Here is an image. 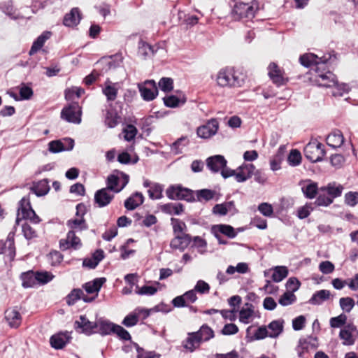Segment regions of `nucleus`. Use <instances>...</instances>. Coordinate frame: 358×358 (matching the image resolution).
<instances>
[{
    "label": "nucleus",
    "instance_id": "obj_1",
    "mask_svg": "<svg viewBox=\"0 0 358 358\" xmlns=\"http://www.w3.org/2000/svg\"><path fill=\"white\" fill-rule=\"evenodd\" d=\"M217 83L220 87H239L244 80L241 74L232 68L222 69L217 75Z\"/></svg>",
    "mask_w": 358,
    "mask_h": 358
},
{
    "label": "nucleus",
    "instance_id": "obj_2",
    "mask_svg": "<svg viewBox=\"0 0 358 358\" xmlns=\"http://www.w3.org/2000/svg\"><path fill=\"white\" fill-rule=\"evenodd\" d=\"M167 197L171 200H185L188 202L196 201L195 192L181 185H172L166 190Z\"/></svg>",
    "mask_w": 358,
    "mask_h": 358
},
{
    "label": "nucleus",
    "instance_id": "obj_3",
    "mask_svg": "<svg viewBox=\"0 0 358 358\" xmlns=\"http://www.w3.org/2000/svg\"><path fill=\"white\" fill-rule=\"evenodd\" d=\"M22 219L29 220L34 224H38L41 222L40 217L31 208L29 199L25 196L19 202L16 223L19 224V222Z\"/></svg>",
    "mask_w": 358,
    "mask_h": 358
},
{
    "label": "nucleus",
    "instance_id": "obj_4",
    "mask_svg": "<svg viewBox=\"0 0 358 358\" xmlns=\"http://www.w3.org/2000/svg\"><path fill=\"white\" fill-rule=\"evenodd\" d=\"M257 10L258 5L256 1H252L250 3L239 2L234 5L231 15L235 20L243 18H252Z\"/></svg>",
    "mask_w": 358,
    "mask_h": 358
},
{
    "label": "nucleus",
    "instance_id": "obj_5",
    "mask_svg": "<svg viewBox=\"0 0 358 358\" xmlns=\"http://www.w3.org/2000/svg\"><path fill=\"white\" fill-rule=\"evenodd\" d=\"M303 152L306 158L313 163L322 161L326 155L324 145L317 141L308 143L303 149Z\"/></svg>",
    "mask_w": 358,
    "mask_h": 358
},
{
    "label": "nucleus",
    "instance_id": "obj_6",
    "mask_svg": "<svg viewBox=\"0 0 358 358\" xmlns=\"http://www.w3.org/2000/svg\"><path fill=\"white\" fill-rule=\"evenodd\" d=\"M331 58V54L328 56L324 55L319 57L317 55L313 53H306L299 57V62L301 65L306 67H310L312 65H315V71L317 72L321 66H324L325 64Z\"/></svg>",
    "mask_w": 358,
    "mask_h": 358
},
{
    "label": "nucleus",
    "instance_id": "obj_7",
    "mask_svg": "<svg viewBox=\"0 0 358 358\" xmlns=\"http://www.w3.org/2000/svg\"><path fill=\"white\" fill-rule=\"evenodd\" d=\"M82 110L78 103L73 102L64 107L61 112V117L68 122L80 124L81 122Z\"/></svg>",
    "mask_w": 358,
    "mask_h": 358
},
{
    "label": "nucleus",
    "instance_id": "obj_8",
    "mask_svg": "<svg viewBox=\"0 0 358 358\" xmlns=\"http://www.w3.org/2000/svg\"><path fill=\"white\" fill-rule=\"evenodd\" d=\"M268 75L273 83L278 87L285 85L289 81V78L285 76L284 71L274 62L268 65Z\"/></svg>",
    "mask_w": 358,
    "mask_h": 358
},
{
    "label": "nucleus",
    "instance_id": "obj_9",
    "mask_svg": "<svg viewBox=\"0 0 358 358\" xmlns=\"http://www.w3.org/2000/svg\"><path fill=\"white\" fill-rule=\"evenodd\" d=\"M138 88L142 98L147 101L155 99L158 94V88L153 80H146L143 84L139 85Z\"/></svg>",
    "mask_w": 358,
    "mask_h": 358
},
{
    "label": "nucleus",
    "instance_id": "obj_10",
    "mask_svg": "<svg viewBox=\"0 0 358 358\" xmlns=\"http://www.w3.org/2000/svg\"><path fill=\"white\" fill-rule=\"evenodd\" d=\"M74 328L77 331L89 336L96 332V321L90 322L85 315H80L79 320L75 321Z\"/></svg>",
    "mask_w": 358,
    "mask_h": 358
},
{
    "label": "nucleus",
    "instance_id": "obj_11",
    "mask_svg": "<svg viewBox=\"0 0 358 358\" xmlns=\"http://www.w3.org/2000/svg\"><path fill=\"white\" fill-rule=\"evenodd\" d=\"M48 146L49 151L52 153H57L65 150L69 151L74 147V141L71 138L52 141L49 143Z\"/></svg>",
    "mask_w": 358,
    "mask_h": 358
},
{
    "label": "nucleus",
    "instance_id": "obj_12",
    "mask_svg": "<svg viewBox=\"0 0 358 358\" xmlns=\"http://www.w3.org/2000/svg\"><path fill=\"white\" fill-rule=\"evenodd\" d=\"M218 128V121L217 119L212 118L206 124L198 127L196 134L202 138H208L217 133Z\"/></svg>",
    "mask_w": 358,
    "mask_h": 358
},
{
    "label": "nucleus",
    "instance_id": "obj_13",
    "mask_svg": "<svg viewBox=\"0 0 358 358\" xmlns=\"http://www.w3.org/2000/svg\"><path fill=\"white\" fill-rule=\"evenodd\" d=\"M325 70L324 66H321L317 72V83L318 85L324 87H331L337 83L336 76L329 71L326 72H323Z\"/></svg>",
    "mask_w": 358,
    "mask_h": 358
},
{
    "label": "nucleus",
    "instance_id": "obj_14",
    "mask_svg": "<svg viewBox=\"0 0 358 358\" xmlns=\"http://www.w3.org/2000/svg\"><path fill=\"white\" fill-rule=\"evenodd\" d=\"M80 246V239L76 236L73 230H71L68 232L66 238L59 241V248L62 250H66L70 248L77 250Z\"/></svg>",
    "mask_w": 358,
    "mask_h": 358
},
{
    "label": "nucleus",
    "instance_id": "obj_15",
    "mask_svg": "<svg viewBox=\"0 0 358 358\" xmlns=\"http://www.w3.org/2000/svg\"><path fill=\"white\" fill-rule=\"evenodd\" d=\"M71 336L68 331L59 332L52 335L50 338L52 348L56 350L62 349L70 342Z\"/></svg>",
    "mask_w": 358,
    "mask_h": 358
},
{
    "label": "nucleus",
    "instance_id": "obj_16",
    "mask_svg": "<svg viewBox=\"0 0 358 358\" xmlns=\"http://www.w3.org/2000/svg\"><path fill=\"white\" fill-rule=\"evenodd\" d=\"M227 161L222 155H214L206 159V166L213 173H218L226 166Z\"/></svg>",
    "mask_w": 358,
    "mask_h": 358
},
{
    "label": "nucleus",
    "instance_id": "obj_17",
    "mask_svg": "<svg viewBox=\"0 0 358 358\" xmlns=\"http://www.w3.org/2000/svg\"><path fill=\"white\" fill-rule=\"evenodd\" d=\"M255 170V166L252 164H243L236 169V180L238 182H243L250 178Z\"/></svg>",
    "mask_w": 358,
    "mask_h": 358
},
{
    "label": "nucleus",
    "instance_id": "obj_18",
    "mask_svg": "<svg viewBox=\"0 0 358 358\" xmlns=\"http://www.w3.org/2000/svg\"><path fill=\"white\" fill-rule=\"evenodd\" d=\"M106 188L97 190L94 194V202L99 208L108 206L113 200L114 195L108 192Z\"/></svg>",
    "mask_w": 358,
    "mask_h": 358
},
{
    "label": "nucleus",
    "instance_id": "obj_19",
    "mask_svg": "<svg viewBox=\"0 0 358 358\" xmlns=\"http://www.w3.org/2000/svg\"><path fill=\"white\" fill-rule=\"evenodd\" d=\"M104 115V123L109 128L115 127L120 121V116L117 111L113 108L110 104L109 108L105 110Z\"/></svg>",
    "mask_w": 358,
    "mask_h": 358
},
{
    "label": "nucleus",
    "instance_id": "obj_20",
    "mask_svg": "<svg viewBox=\"0 0 358 358\" xmlns=\"http://www.w3.org/2000/svg\"><path fill=\"white\" fill-rule=\"evenodd\" d=\"M191 241V236L189 234L182 233L181 235H178L171 240L170 246L173 249H178L183 251L189 245Z\"/></svg>",
    "mask_w": 358,
    "mask_h": 358
},
{
    "label": "nucleus",
    "instance_id": "obj_21",
    "mask_svg": "<svg viewBox=\"0 0 358 358\" xmlns=\"http://www.w3.org/2000/svg\"><path fill=\"white\" fill-rule=\"evenodd\" d=\"M81 20V13L78 8H73L69 13L64 17L63 24L66 27H73L77 26Z\"/></svg>",
    "mask_w": 358,
    "mask_h": 358
},
{
    "label": "nucleus",
    "instance_id": "obj_22",
    "mask_svg": "<svg viewBox=\"0 0 358 358\" xmlns=\"http://www.w3.org/2000/svg\"><path fill=\"white\" fill-rule=\"evenodd\" d=\"M211 233L223 234L229 238H234L237 236V231L232 226L224 224L213 225L211 227Z\"/></svg>",
    "mask_w": 358,
    "mask_h": 358
},
{
    "label": "nucleus",
    "instance_id": "obj_23",
    "mask_svg": "<svg viewBox=\"0 0 358 358\" xmlns=\"http://www.w3.org/2000/svg\"><path fill=\"white\" fill-rule=\"evenodd\" d=\"M116 324L111 322L108 320L100 318L96 320V332L102 336L113 334Z\"/></svg>",
    "mask_w": 358,
    "mask_h": 358
},
{
    "label": "nucleus",
    "instance_id": "obj_24",
    "mask_svg": "<svg viewBox=\"0 0 358 358\" xmlns=\"http://www.w3.org/2000/svg\"><path fill=\"white\" fill-rule=\"evenodd\" d=\"M144 201L142 193L136 192L124 201V207L129 210H133L141 205Z\"/></svg>",
    "mask_w": 358,
    "mask_h": 358
},
{
    "label": "nucleus",
    "instance_id": "obj_25",
    "mask_svg": "<svg viewBox=\"0 0 358 358\" xmlns=\"http://www.w3.org/2000/svg\"><path fill=\"white\" fill-rule=\"evenodd\" d=\"M326 141L329 146L337 148L341 147L344 143V137L341 131L336 130L327 136Z\"/></svg>",
    "mask_w": 358,
    "mask_h": 358
},
{
    "label": "nucleus",
    "instance_id": "obj_26",
    "mask_svg": "<svg viewBox=\"0 0 358 358\" xmlns=\"http://www.w3.org/2000/svg\"><path fill=\"white\" fill-rule=\"evenodd\" d=\"M5 318L10 327L17 328L21 324L22 317L16 309H8L5 312Z\"/></svg>",
    "mask_w": 358,
    "mask_h": 358
},
{
    "label": "nucleus",
    "instance_id": "obj_27",
    "mask_svg": "<svg viewBox=\"0 0 358 358\" xmlns=\"http://www.w3.org/2000/svg\"><path fill=\"white\" fill-rule=\"evenodd\" d=\"M6 250L8 252V255L13 259L15 255V248L13 235L11 233L8 234L5 243L0 241V254Z\"/></svg>",
    "mask_w": 358,
    "mask_h": 358
},
{
    "label": "nucleus",
    "instance_id": "obj_28",
    "mask_svg": "<svg viewBox=\"0 0 358 358\" xmlns=\"http://www.w3.org/2000/svg\"><path fill=\"white\" fill-rule=\"evenodd\" d=\"M331 296V292L327 289H321L315 292L312 297L308 300V303L312 305H321L323 302L328 300Z\"/></svg>",
    "mask_w": 358,
    "mask_h": 358
},
{
    "label": "nucleus",
    "instance_id": "obj_29",
    "mask_svg": "<svg viewBox=\"0 0 358 358\" xmlns=\"http://www.w3.org/2000/svg\"><path fill=\"white\" fill-rule=\"evenodd\" d=\"M161 210L169 215H180L184 211V206L180 203H169L161 206Z\"/></svg>",
    "mask_w": 358,
    "mask_h": 358
},
{
    "label": "nucleus",
    "instance_id": "obj_30",
    "mask_svg": "<svg viewBox=\"0 0 358 358\" xmlns=\"http://www.w3.org/2000/svg\"><path fill=\"white\" fill-rule=\"evenodd\" d=\"M270 330L269 337L275 338L278 337L283 331L284 329V320H273L268 324L267 329Z\"/></svg>",
    "mask_w": 358,
    "mask_h": 358
},
{
    "label": "nucleus",
    "instance_id": "obj_31",
    "mask_svg": "<svg viewBox=\"0 0 358 358\" xmlns=\"http://www.w3.org/2000/svg\"><path fill=\"white\" fill-rule=\"evenodd\" d=\"M195 332L189 333L188 337L183 342L182 346L189 352H193L199 347L201 341Z\"/></svg>",
    "mask_w": 358,
    "mask_h": 358
},
{
    "label": "nucleus",
    "instance_id": "obj_32",
    "mask_svg": "<svg viewBox=\"0 0 358 358\" xmlns=\"http://www.w3.org/2000/svg\"><path fill=\"white\" fill-rule=\"evenodd\" d=\"M20 278L22 281V285L24 288L33 287L38 284L36 272L33 271L22 273Z\"/></svg>",
    "mask_w": 358,
    "mask_h": 358
},
{
    "label": "nucleus",
    "instance_id": "obj_33",
    "mask_svg": "<svg viewBox=\"0 0 358 358\" xmlns=\"http://www.w3.org/2000/svg\"><path fill=\"white\" fill-rule=\"evenodd\" d=\"M51 36L50 31H44L40 35L33 43L29 50V55H33L37 52L44 45L45 42L50 38Z\"/></svg>",
    "mask_w": 358,
    "mask_h": 358
},
{
    "label": "nucleus",
    "instance_id": "obj_34",
    "mask_svg": "<svg viewBox=\"0 0 358 358\" xmlns=\"http://www.w3.org/2000/svg\"><path fill=\"white\" fill-rule=\"evenodd\" d=\"M31 190L38 196L47 194L50 190L49 182L47 179L39 180L31 187Z\"/></svg>",
    "mask_w": 358,
    "mask_h": 358
},
{
    "label": "nucleus",
    "instance_id": "obj_35",
    "mask_svg": "<svg viewBox=\"0 0 358 358\" xmlns=\"http://www.w3.org/2000/svg\"><path fill=\"white\" fill-rule=\"evenodd\" d=\"M106 281V279L105 278H95L94 280L85 283L83 285V288L88 294H97Z\"/></svg>",
    "mask_w": 358,
    "mask_h": 358
},
{
    "label": "nucleus",
    "instance_id": "obj_36",
    "mask_svg": "<svg viewBox=\"0 0 358 358\" xmlns=\"http://www.w3.org/2000/svg\"><path fill=\"white\" fill-rule=\"evenodd\" d=\"M343 187L342 185H338L337 186L335 184H329L327 186H324L320 188V192H325L332 201L339 196L341 195Z\"/></svg>",
    "mask_w": 358,
    "mask_h": 358
},
{
    "label": "nucleus",
    "instance_id": "obj_37",
    "mask_svg": "<svg viewBox=\"0 0 358 358\" xmlns=\"http://www.w3.org/2000/svg\"><path fill=\"white\" fill-rule=\"evenodd\" d=\"M245 306L246 307L243 308L239 312V320L244 324H248L254 314V306L249 303H246Z\"/></svg>",
    "mask_w": 358,
    "mask_h": 358
},
{
    "label": "nucleus",
    "instance_id": "obj_38",
    "mask_svg": "<svg viewBox=\"0 0 358 358\" xmlns=\"http://www.w3.org/2000/svg\"><path fill=\"white\" fill-rule=\"evenodd\" d=\"M304 196L308 199H313L316 196L320 189L318 188L317 183L315 182L308 181V183L301 188Z\"/></svg>",
    "mask_w": 358,
    "mask_h": 358
},
{
    "label": "nucleus",
    "instance_id": "obj_39",
    "mask_svg": "<svg viewBox=\"0 0 358 358\" xmlns=\"http://www.w3.org/2000/svg\"><path fill=\"white\" fill-rule=\"evenodd\" d=\"M163 100L164 105L169 108H176L183 105L186 102L185 96L182 98H178L175 95H170L165 96Z\"/></svg>",
    "mask_w": 358,
    "mask_h": 358
},
{
    "label": "nucleus",
    "instance_id": "obj_40",
    "mask_svg": "<svg viewBox=\"0 0 358 358\" xmlns=\"http://www.w3.org/2000/svg\"><path fill=\"white\" fill-rule=\"evenodd\" d=\"M195 333L197 334L196 335L201 342L208 341L214 336V332L212 329L206 324L201 326L200 329Z\"/></svg>",
    "mask_w": 358,
    "mask_h": 358
},
{
    "label": "nucleus",
    "instance_id": "obj_41",
    "mask_svg": "<svg viewBox=\"0 0 358 358\" xmlns=\"http://www.w3.org/2000/svg\"><path fill=\"white\" fill-rule=\"evenodd\" d=\"M288 275V269L286 266H275L272 274V280L275 282H281Z\"/></svg>",
    "mask_w": 358,
    "mask_h": 358
},
{
    "label": "nucleus",
    "instance_id": "obj_42",
    "mask_svg": "<svg viewBox=\"0 0 358 358\" xmlns=\"http://www.w3.org/2000/svg\"><path fill=\"white\" fill-rule=\"evenodd\" d=\"M163 192V186L158 184V183H154L150 187V188L148 190V193L149 194V197L151 199H161Z\"/></svg>",
    "mask_w": 358,
    "mask_h": 358
},
{
    "label": "nucleus",
    "instance_id": "obj_43",
    "mask_svg": "<svg viewBox=\"0 0 358 358\" xmlns=\"http://www.w3.org/2000/svg\"><path fill=\"white\" fill-rule=\"evenodd\" d=\"M137 351V358H160V355L157 354L154 351H145L143 348L139 347V345L134 343Z\"/></svg>",
    "mask_w": 358,
    "mask_h": 358
},
{
    "label": "nucleus",
    "instance_id": "obj_44",
    "mask_svg": "<svg viewBox=\"0 0 358 358\" xmlns=\"http://www.w3.org/2000/svg\"><path fill=\"white\" fill-rule=\"evenodd\" d=\"M215 194V191L208 189H203L201 190H198L196 192V201H201L202 200H205L206 201H210L213 199Z\"/></svg>",
    "mask_w": 358,
    "mask_h": 358
},
{
    "label": "nucleus",
    "instance_id": "obj_45",
    "mask_svg": "<svg viewBox=\"0 0 358 358\" xmlns=\"http://www.w3.org/2000/svg\"><path fill=\"white\" fill-rule=\"evenodd\" d=\"M287 162L292 166L299 165L301 162V152L296 149L292 150L287 157Z\"/></svg>",
    "mask_w": 358,
    "mask_h": 358
},
{
    "label": "nucleus",
    "instance_id": "obj_46",
    "mask_svg": "<svg viewBox=\"0 0 358 358\" xmlns=\"http://www.w3.org/2000/svg\"><path fill=\"white\" fill-rule=\"evenodd\" d=\"M341 308L346 313H350L355 305L354 299L351 297H342L339 300Z\"/></svg>",
    "mask_w": 358,
    "mask_h": 358
},
{
    "label": "nucleus",
    "instance_id": "obj_47",
    "mask_svg": "<svg viewBox=\"0 0 358 358\" xmlns=\"http://www.w3.org/2000/svg\"><path fill=\"white\" fill-rule=\"evenodd\" d=\"M83 292L80 289H73L66 296V301L69 306H72L81 299Z\"/></svg>",
    "mask_w": 358,
    "mask_h": 358
},
{
    "label": "nucleus",
    "instance_id": "obj_48",
    "mask_svg": "<svg viewBox=\"0 0 358 358\" xmlns=\"http://www.w3.org/2000/svg\"><path fill=\"white\" fill-rule=\"evenodd\" d=\"M68 227L72 229H78L80 231L87 229V224L83 217L80 219L70 220L67 222Z\"/></svg>",
    "mask_w": 358,
    "mask_h": 358
},
{
    "label": "nucleus",
    "instance_id": "obj_49",
    "mask_svg": "<svg viewBox=\"0 0 358 358\" xmlns=\"http://www.w3.org/2000/svg\"><path fill=\"white\" fill-rule=\"evenodd\" d=\"M331 198L325 192H319V195L316 199L315 203L318 206H328L332 203Z\"/></svg>",
    "mask_w": 358,
    "mask_h": 358
},
{
    "label": "nucleus",
    "instance_id": "obj_50",
    "mask_svg": "<svg viewBox=\"0 0 358 358\" xmlns=\"http://www.w3.org/2000/svg\"><path fill=\"white\" fill-rule=\"evenodd\" d=\"M296 300V296L293 292H286L279 299V303L282 306H287L292 304Z\"/></svg>",
    "mask_w": 358,
    "mask_h": 358
},
{
    "label": "nucleus",
    "instance_id": "obj_51",
    "mask_svg": "<svg viewBox=\"0 0 358 358\" xmlns=\"http://www.w3.org/2000/svg\"><path fill=\"white\" fill-rule=\"evenodd\" d=\"M119 182L120 178L115 174H111L108 176L107 178V187L106 188L108 189V190H111L114 192H116V190L118 189V188L120 187H118Z\"/></svg>",
    "mask_w": 358,
    "mask_h": 358
},
{
    "label": "nucleus",
    "instance_id": "obj_52",
    "mask_svg": "<svg viewBox=\"0 0 358 358\" xmlns=\"http://www.w3.org/2000/svg\"><path fill=\"white\" fill-rule=\"evenodd\" d=\"M339 337L343 341V344L345 345H351L355 343L354 336L344 328L341 329Z\"/></svg>",
    "mask_w": 358,
    "mask_h": 358
},
{
    "label": "nucleus",
    "instance_id": "obj_53",
    "mask_svg": "<svg viewBox=\"0 0 358 358\" xmlns=\"http://www.w3.org/2000/svg\"><path fill=\"white\" fill-rule=\"evenodd\" d=\"M347 319L346 315L341 313L338 316L330 319V326L332 328L341 327L345 324Z\"/></svg>",
    "mask_w": 358,
    "mask_h": 358
},
{
    "label": "nucleus",
    "instance_id": "obj_54",
    "mask_svg": "<svg viewBox=\"0 0 358 358\" xmlns=\"http://www.w3.org/2000/svg\"><path fill=\"white\" fill-rule=\"evenodd\" d=\"M159 87L164 92H171L173 88V80L171 78L164 77L159 81Z\"/></svg>",
    "mask_w": 358,
    "mask_h": 358
},
{
    "label": "nucleus",
    "instance_id": "obj_55",
    "mask_svg": "<svg viewBox=\"0 0 358 358\" xmlns=\"http://www.w3.org/2000/svg\"><path fill=\"white\" fill-rule=\"evenodd\" d=\"M258 210L265 217H271L273 215V208L271 204L263 202L258 206Z\"/></svg>",
    "mask_w": 358,
    "mask_h": 358
},
{
    "label": "nucleus",
    "instance_id": "obj_56",
    "mask_svg": "<svg viewBox=\"0 0 358 358\" xmlns=\"http://www.w3.org/2000/svg\"><path fill=\"white\" fill-rule=\"evenodd\" d=\"M137 129L133 124H128L126 128L123 129V133L124 134V138L127 141H131L133 140L136 134Z\"/></svg>",
    "mask_w": 358,
    "mask_h": 358
},
{
    "label": "nucleus",
    "instance_id": "obj_57",
    "mask_svg": "<svg viewBox=\"0 0 358 358\" xmlns=\"http://www.w3.org/2000/svg\"><path fill=\"white\" fill-rule=\"evenodd\" d=\"M34 92L30 87L27 86L24 83H22L20 87V99L28 100L33 96Z\"/></svg>",
    "mask_w": 358,
    "mask_h": 358
},
{
    "label": "nucleus",
    "instance_id": "obj_58",
    "mask_svg": "<svg viewBox=\"0 0 358 358\" xmlns=\"http://www.w3.org/2000/svg\"><path fill=\"white\" fill-rule=\"evenodd\" d=\"M155 52L154 48L152 46H151L150 44L141 41L140 42L139 46H138V54L146 57L149 55L150 54L153 55Z\"/></svg>",
    "mask_w": 358,
    "mask_h": 358
},
{
    "label": "nucleus",
    "instance_id": "obj_59",
    "mask_svg": "<svg viewBox=\"0 0 358 358\" xmlns=\"http://www.w3.org/2000/svg\"><path fill=\"white\" fill-rule=\"evenodd\" d=\"M157 292V289L153 286L144 285L141 287H136V293L138 295H153Z\"/></svg>",
    "mask_w": 358,
    "mask_h": 358
},
{
    "label": "nucleus",
    "instance_id": "obj_60",
    "mask_svg": "<svg viewBox=\"0 0 358 358\" xmlns=\"http://www.w3.org/2000/svg\"><path fill=\"white\" fill-rule=\"evenodd\" d=\"M113 334H116L123 341H130L131 339L130 334L120 325L116 324Z\"/></svg>",
    "mask_w": 358,
    "mask_h": 358
},
{
    "label": "nucleus",
    "instance_id": "obj_61",
    "mask_svg": "<svg viewBox=\"0 0 358 358\" xmlns=\"http://www.w3.org/2000/svg\"><path fill=\"white\" fill-rule=\"evenodd\" d=\"M345 203L350 206H355L358 203V192H349L345 195Z\"/></svg>",
    "mask_w": 358,
    "mask_h": 358
},
{
    "label": "nucleus",
    "instance_id": "obj_62",
    "mask_svg": "<svg viewBox=\"0 0 358 358\" xmlns=\"http://www.w3.org/2000/svg\"><path fill=\"white\" fill-rule=\"evenodd\" d=\"M138 322V317L136 314L129 313L123 320L122 324L127 327L135 326Z\"/></svg>",
    "mask_w": 358,
    "mask_h": 358
},
{
    "label": "nucleus",
    "instance_id": "obj_63",
    "mask_svg": "<svg viewBox=\"0 0 358 358\" xmlns=\"http://www.w3.org/2000/svg\"><path fill=\"white\" fill-rule=\"evenodd\" d=\"M171 224L173 226V230L175 234L182 233L184 229L186 228V224L184 222L179 219L172 217L171 219Z\"/></svg>",
    "mask_w": 358,
    "mask_h": 358
},
{
    "label": "nucleus",
    "instance_id": "obj_64",
    "mask_svg": "<svg viewBox=\"0 0 358 358\" xmlns=\"http://www.w3.org/2000/svg\"><path fill=\"white\" fill-rule=\"evenodd\" d=\"M103 93L108 101H114L117 97V90L113 86L107 85L103 89Z\"/></svg>",
    "mask_w": 358,
    "mask_h": 358
}]
</instances>
